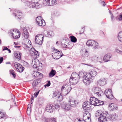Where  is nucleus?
Returning a JSON list of instances; mask_svg holds the SVG:
<instances>
[{"label":"nucleus","instance_id":"f257e3e1","mask_svg":"<svg viewBox=\"0 0 122 122\" xmlns=\"http://www.w3.org/2000/svg\"><path fill=\"white\" fill-rule=\"evenodd\" d=\"M107 112L104 113L100 110H98L96 112L95 116L98 117V119L100 122H104L106 121H108V117Z\"/></svg>","mask_w":122,"mask_h":122},{"label":"nucleus","instance_id":"f03ea898","mask_svg":"<svg viewBox=\"0 0 122 122\" xmlns=\"http://www.w3.org/2000/svg\"><path fill=\"white\" fill-rule=\"evenodd\" d=\"M97 74V72L94 70H92L89 72L87 73V78L88 79L86 80H85V82H87L88 85L92 82L93 78L96 76Z\"/></svg>","mask_w":122,"mask_h":122},{"label":"nucleus","instance_id":"7ed1b4c3","mask_svg":"<svg viewBox=\"0 0 122 122\" xmlns=\"http://www.w3.org/2000/svg\"><path fill=\"white\" fill-rule=\"evenodd\" d=\"M44 36L42 34H38L35 37L36 43L39 45H41L42 43Z\"/></svg>","mask_w":122,"mask_h":122},{"label":"nucleus","instance_id":"20e7f679","mask_svg":"<svg viewBox=\"0 0 122 122\" xmlns=\"http://www.w3.org/2000/svg\"><path fill=\"white\" fill-rule=\"evenodd\" d=\"M93 92L94 93V96L97 97H100L103 94V92L102 91L100 88L96 87L94 88L93 89Z\"/></svg>","mask_w":122,"mask_h":122},{"label":"nucleus","instance_id":"39448f33","mask_svg":"<svg viewBox=\"0 0 122 122\" xmlns=\"http://www.w3.org/2000/svg\"><path fill=\"white\" fill-rule=\"evenodd\" d=\"M44 20H42L41 17L39 16L36 19V22L39 26H44L45 25L46 23Z\"/></svg>","mask_w":122,"mask_h":122},{"label":"nucleus","instance_id":"423d86ee","mask_svg":"<svg viewBox=\"0 0 122 122\" xmlns=\"http://www.w3.org/2000/svg\"><path fill=\"white\" fill-rule=\"evenodd\" d=\"M87 73L86 72H80L79 75V77H83V82L86 85H88V83L87 82H85V80H87L88 79L87 78Z\"/></svg>","mask_w":122,"mask_h":122},{"label":"nucleus","instance_id":"0eeeda50","mask_svg":"<svg viewBox=\"0 0 122 122\" xmlns=\"http://www.w3.org/2000/svg\"><path fill=\"white\" fill-rule=\"evenodd\" d=\"M15 66L17 70L20 72H22L23 71L24 68L21 65L17 62H15L14 63Z\"/></svg>","mask_w":122,"mask_h":122},{"label":"nucleus","instance_id":"6e6552de","mask_svg":"<svg viewBox=\"0 0 122 122\" xmlns=\"http://www.w3.org/2000/svg\"><path fill=\"white\" fill-rule=\"evenodd\" d=\"M108 117V121L110 120L112 121H115L117 118V116L116 113L112 114L111 115L108 114L107 115Z\"/></svg>","mask_w":122,"mask_h":122},{"label":"nucleus","instance_id":"1a4fd4ad","mask_svg":"<svg viewBox=\"0 0 122 122\" xmlns=\"http://www.w3.org/2000/svg\"><path fill=\"white\" fill-rule=\"evenodd\" d=\"M56 109V107L52 105H48L45 108V110L48 112L52 113Z\"/></svg>","mask_w":122,"mask_h":122},{"label":"nucleus","instance_id":"9d476101","mask_svg":"<svg viewBox=\"0 0 122 122\" xmlns=\"http://www.w3.org/2000/svg\"><path fill=\"white\" fill-rule=\"evenodd\" d=\"M22 15L21 11L18 10H15L13 15L15 18L17 19H20L21 18L20 16Z\"/></svg>","mask_w":122,"mask_h":122},{"label":"nucleus","instance_id":"9b49d317","mask_svg":"<svg viewBox=\"0 0 122 122\" xmlns=\"http://www.w3.org/2000/svg\"><path fill=\"white\" fill-rule=\"evenodd\" d=\"M90 103L95 106H97L98 105V102L99 101L98 100L95 98L94 97H91L90 98Z\"/></svg>","mask_w":122,"mask_h":122},{"label":"nucleus","instance_id":"f8f14e48","mask_svg":"<svg viewBox=\"0 0 122 122\" xmlns=\"http://www.w3.org/2000/svg\"><path fill=\"white\" fill-rule=\"evenodd\" d=\"M92 105L88 101L84 102L82 105V107L84 110H88L90 108V105Z\"/></svg>","mask_w":122,"mask_h":122},{"label":"nucleus","instance_id":"ddd939ff","mask_svg":"<svg viewBox=\"0 0 122 122\" xmlns=\"http://www.w3.org/2000/svg\"><path fill=\"white\" fill-rule=\"evenodd\" d=\"M61 106L66 110H69L70 109V106L69 104L68 105L65 102H63L62 103L61 105Z\"/></svg>","mask_w":122,"mask_h":122},{"label":"nucleus","instance_id":"4468645a","mask_svg":"<svg viewBox=\"0 0 122 122\" xmlns=\"http://www.w3.org/2000/svg\"><path fill=\"white\" fill-rule=\"evenodd\" d=\"M25 5L29 8H34L35 3L32 1H30L29 0L27 1L25 3Z\"/></svg>","mask_w":122,"mask_h":122},{"label":"nucleus","instance_id":"2eb2a0df","mask_svg":"<svg viewBox=\"0 0 122 122\" xmlns=\"http://www.w3.org/2000/svg\"><path fill=\"white\" fill-rule=\"evenodd\" d=\"M69 102L68 104H69L70 106L74 107H76L78 103V102L76 100L73 101L70 100L69 101Z\"/></svg>","mask_w":122,"mask_h":122},{"label":"nucleus","instance_id":"dca6fc26","mask_svg":"<svg viewBox=\"0 0 122 122\" xmlns=\"http://www.w3.org/2000/svg\"><path fill=\"white\" fill-rule=\"evenodd\" d=\"M79 80L78 78L77 79L71 77L69 79V82L71 84H76L77 83Z\"/></svg>","mask_w":122,"mask_h":122},{"label":"nucleus","instance_id":"f3484780","mask_svg":"<svg viewBox=\"0 0 122 122\" xmlns=\"http://www.w3.org/2000/svg\"><path fill=\"white\" fill-rule=\"evenodd\" d=\"M98 85L100 86H103L106 83V81L105 78H101L97 81Z\"/></svg>","mask_w":122,"mask_h":122},{"label":"nucleus","instance_id":"a211bd4d","mask_svg":"<svg viewBox=\"0 0 122 122\" xmlns=\"http://www.w3.org/2000/svg\"><path fill=\"white\" fill-rule=\"evenodd\" d=\"M40 61L37 59L33 60L32 61V64L33 65L34 67L37 68L39 66H40L39 64Z\"/></svg>","mask_w":122,"mask_h":122},{"label":"nucleus","instance_id":"6ab92c4d","mask_svg":"<svg viewBox=\"0 0 122 122\" xmlns=\"http://www.w3.org/2000/svg\"><path fill=\"white\" fill-rule=\"evenodd\" d=\"M71 85L69 84H66L62 86V89H64L65 90H66L68 92H70L71 89Z\"/></svg>","mask_w":122,"mask_h":122},{"label":"nucleus","instance_id":"aec40b11","mask_svg":"<svg viewBox=\"0 0 122 122\" xmlns=\"http://www.w3.org/2000/svg\"><path fill=\"white\" fill-rule=\"evenodd\" d=\"M111 57V55L109 54H106L104 56L103 58L104 61L105 62H107L109 61Z\"/></svg>","mask_w":122,"mask_h":122},{"label":"nucleus","instance_id":"412c9836","mask_svg":"<svg viewBox=\"0 0 122 122\" xmlns=\"http://www.w3.org/2000/svg\"><path fill=\"white\" fill-rule=\"evenodd\" d=\"M41 80V79L39 78L35 80L32 83V86L33 87H35L36 86L38 85L39 83Z\"/></svg>","mask_w":122,"mask_h":122},{"label":"nucleus","instance_id":"4be33fe9","mask_svg":"<svg viewBox=\"0 0 122 122\" xmlns=\"http://www.w3.org/2000/svg\"><path fill=\"white\" fill-rule=\"evenodd\" d=\"M30 52H32V55H34L36 56V57H37L38 55H39L38 53V52L36 51L34 48H32L30 50Z\"/></svg>","mask_w":122,"mask_h":122},{"label":"nucleus","instance_id":"5701e85b","mask_svg":"<svg viewBox=\"0 0 122 122\" xmlns=\"http://www.w3.org/2000/svg\"><path fill=\"white\" fill-rule=\"evenodd\" d=\"M23 33L24 36L25 38H27L29 36V33L27 30L26 29L24 28L23 30Z\"/></svg>","mask_w":122,"mask_h":122},{"label":"nucleus","instance_id":"b1692460","mask_svg":"<svg viewBox=\"0 0 122 122\" xmlns=\"http://www.w3.org/2000/svg\"><path fill=\"white\" fill-rule=\"evenodd\" d=\"M56 73V72L55 70L52 69L49 74V77L50 78L52 77L55 75Z\"/></svg>","mask_w":122,"mask_h":122},{"label":"nucleus","instance_id":"393cba45","mask_svg":"<svg viewBox=\"0 0 122 122\" xmlns=\"http://www.w3.org/2000/svg\"><path fill=\"white\" fill-rule=\"evenodd\" d=\"M52 56L53 58L55 59H57L60 58V56L59 55H57V52H55L52 54Z\"/></svg>","mask_w":122,"mask_h":122},{"label":"nucleus","instance_id":"a878e982","mask_svg":"<svg viewBox=\"0 0 122 122\" xmlns=\"http://www.w3.org/2000/svg\"><path fill=\"white\" fill-rule=\"evenodd\" d=\"M71 77H72L73 78H75L76 79H78L79 80V74H77L75 72H73L71 74Z\"/></svg>","mask_w":122,"mask_h":122},{"label":"nucleus","instance_id":"bb28decb","mask_svg":"<svg viewBox=\"0 0 122 122\" xmlns=\"http://www.w3.org/2000/svg\"><path fill=\"white\" fill-rule=\"evenodd\" d=\"M112 92V90L111 89H107L105 92V94L107 98L109 97V94H111V92Z\"/></svg>","mask_w":122,"mask_h":122},{"label":"nucleus","instance_id":"cd10ccee","mask_svg":"<svg viewBox=\"0 0 122 122\" xmlns=\"http://www.w3.org/2000/svg\"><path fill=\"white\" fill-rule=\"evenodd\" d=\"M15 34H14L12 36V37L14 39H16L19 38L20 36V33L18 30V32H16Z\"/></svg>","mask_w":122,"mask_h":122},{"label":"nucleus","instance_id":"c85d7f7f","mask_svg":"<svg viewBox=\"0 0 122 122\" xmlns=\"http://www.w3.org/2000/svg\"><path fill=\"white\" fill-rule=\"evenodd\" d=\"M49 6H52L54 5L57 4L56 0H50Z\"/></svg>","mask_w":122,"mask_h":122},{"label":"nucleus","instance_id":"c756f323","mask_svg":"<svg viewBox=\"0 0 122 122\" xmlns=\"http://www.w3.org/2000/svg\"><path fill=\"white\" fill-rule=\"evenodd\" d=\"M21 54L19 52H16L15 54V56L16 58H17L18 59L20 60L21 59Z\"/></svg>","mask_w":122,"mask_h":122},{"label":"nucleus","instance_id":"7c9ffc66","mask_svg":"<svg viewBox=\"0 0 122 122\" xmlns=\"http://www.w3.org/2000/svg\"><path fill=\"white\" fill-rule=\"evenodd\" d=\"M92 48L94 49H96L99 48V46L98 43L96 42L93 45Z\"/></svg>","mask_w":122,"mask_h":122},{"label":"nucleus","instance_id":"2f4dec72","mask_svg":"<svg viewBox=\"0 0 122 122\" xmlns=\"http://www.w3.org/2000/svg\"><path fill=\"white\" fill-rule=\"evenodd\" d=\"M18 30L17 29H12L10 31L9 33L12 35L11 36H12L14 34L15 35L16 32H18Z\"/></svg>","mask_w":122,"mask_h":122},{"label":"nucleus","instance_id":"473e14b6","mask_svg":"<svg viewBox=\"0 0 122 122\" xmlns=\"http://www.w3.org/2000/svg\"><path fill=\"white\" fill-rule=\"evenodd\" d=\"M62 89V87L61 89V92L62 94L63 95L65 96L69 92H68V91L66 90H65V89Z\"/></svg>","mask_w":122,"mask_h":122},{"label":"nucleus","instance_id":"72a5a7b5","mask_svg":"<svg viewBox=\"0 0 122 122\" xmlns=\"http://www.w3.org/2000/svg\"><path fill=\"white\" fill-rule=\"evenodd\" d=\"M49 1L50 0H43V3L45 5L48 6Z\"/></svg>","mask_w":122,"mask_h":122},{"label":"nucleus","instance_id":"f704fd0d","mask_svg":"<svg viewBox=\"0 0 122 122\" xmlns=\"http://www.w3.org/2000/svg\"><path fill=\"white\" fill-rule=\"evenodd\" d=\"M118 38L119 41L122 42V32H120L119 33Z\"/></svg>","mask_w":122,"mask_h":122},{"label":"nucleus","instance_id":"c9c22d12","mask_svg":"<svg viewBox=\"0 0 122 122\" xmlns=\"http://www.w3.org/2000/svg\"><path fill=\"white\" fill-rule=\"evenodd\" d=\"M71 41L73 42H75L77 41L76 38L72 36H71Z\"/></svg>","mask_w":122,"mask_h":122},{"label":"nucleus","instance_id":"e433bc0d","mask_svg":"<svg viewBox=\"0 0 122 122\" xmlns=\"http://www.w3.org/2000/svg\"><path fill=\"white\" fill-rule=\"evenodd\" d=\"M115 105L114 103H111L109 105V106L112 109H115L116 108V107L115 106Z\"/></svg>","mask_w":122,"mask_h":122},{"label":"nucleus","instance_id":"4c0bfd02","mask_svg":"<svg viewBox=\"0 0 122 122\" xmlns=\"http://www.w3.org/2000/svg\"><path fill=\"white\" fill-rule=\"evenodd\" d=\"M98 59V57L96 56H94L91 58V59L94 61L97 62V59Z\"/></svg>","mask_w":122,"mask_h":122},{"label":"nucleus","instance_id":"58836bf2","mask_svg":"<svg viewBox=\"0 0 122 122\" xmlns=\"http://www.w3.org/2000/svg\"><path fill=\"white\" fill-rule=\"evenodd\" d=\"M10 73L13 76L14 78L15 77L16 75L15 72L13 70H10Z\"/></svg>","mask_w":122,"mask_h":122},{"label":"nucleus","instance_id":"ea45409f","mask_svg":"<svg viewBox=\"0 0 122 122\" xmlns=\"http://www.w3.org/2000/svg\"><path fill=\"white\" fill-rule=\"evenodd\" d=\"M92 41V40H88L86 43L87 46H91Z\"/></svg>","mask_w":122,"mask_h":122},{"label":"nucleus","instance_id":"a19ab883","mask_svg":"<svg viewBox=\"0 0 122 122\" xmlns=\"http://www.w3.org/2000/svg\"><path fill=\"white\" fill-rule=\"evenodd\" d=\"M57 100L60 102L63 100V97L62 95H60L57 96Z\"/></svg>","mask_w":122,"mask_h":122},{"label":"nucleus","instance_id":"79ce46f5","mask_svg":"<svg viewBox=\"0 0 122 122\" xmlns=\"http://www.w3.org/2000/svg\"><path fill=\"white\" fill-rule=\"evenodd\" d=\"M116 19L119 20H122V13H121L120 15L116 17Z\"/></svg>","mask_w":122,"mask_h":122},{"label":"nucleus","instance_id":"37998d69","mask_svg":"<svg viewBox=\"0 0 122 122\" xmlns=\"http://www.w3.org/2000/svg\"><path fill=\"white\" fill-rule=\"evenodd\" d=\"M30 104H29L28 106H30ZM30 107H27L26 112L27 115H30Z\"/></svg>","mask_w":122,"mask_h":122},{"label":"nucleus","instance_id":"c03bdc74","mask_svg":"<svg viewBox=\"0 0 122 122\" xmlns=\"http://www.w3.org/2000/svg\"><path fill=\"white\" fill-rule=\"evenodd\" d=\"M35 6L34 8L36 9H38L40 7V4L37 3H35Z\"/></svg>","mask_w":122,"mask_h":122},{"label":"nucleus","instance_id":"a18cd8bd","mask_svg":"<svg viewBox=\"0 0 122 122\" xmlns=\"http://www.w3.org/2000/svg\"><path fill=\"white\" fill-rule=\"evenodd\" d=\"M46 33L47 34L46 35V36L50 37L52 36V32H49L48 31H47Z\"/></svg>","mask_w":122,"mask_h":122},{"label":"nucleus","instance_id":"49530a36","mask_svg":"<svg viewBox=\"0 0 122 122\" xmlns=\"http://www.w3.org/2000/svg\"><path fill=\"white\" fill-rule=\"evenodd\" d=\"M98 102H97L98 105L97 106H99L103 105L104 104V102L103 101L98 100Z\"/></svg>","mask_w":122,"mask_h":122},{"label":"nucleus","instance_id":"de8ad7c7","mask_svg":"<svg viewBox=\"0 0 122 122\" xmlns=\"http://www.w3.org/2000/svg\"><path fill=\"white\" fill-rule=\"evenodd\" d=\"M109 97H108V98L110 99H112L114 98V97L113 96L112 92H111V94H109Z\"/></svg>","mask_w":122,"mask_h":122},{"label":"nucleus","instance_id":"09e8293b","mask_svg":"<svg viewBox=\"0 0 122 122\" xmlns=\"http://www.w3.org/2000/svg\"><path fill=\"white\" fill-rule=\"evenodd\" d=\"M109 97H108V98L110 99H112L114 98V97L113 96L112 92H111V94H109Z\"/></svg>","mask_w":122,"mask_h":122},{"label":"nucleus","instance_id":"8fccbe9b","mask_svg":"<svg viewBox=\"0 0 122 122\" xmlns=\"http://www.w3.org/2000/svg\"><path fill=\"white\" fill-rule=\"evenodd\" d=\"M56 52H57L58 55H59L60 56V57L63 56V55L61 52H60V51H56Z\"/></svg>","mask_w":122,"mask_h":122},{"label":"nucleus","instance_id":"3c124183","mask_svg":"<svg viewBox=\"0 0 122 122\" xmlns=\"http://www.w3.org/2000/svg\"><path fill=\"white\" fill-rule=\"evenodd\" d=\"M50 122H56V119L55 118H51L50 120Z\"/></svg>","mask_w":122,"mask_h":122},{"label":"nucleus","instance_id":"603ef678","mask_svg":"<svg viewBox=\"0 0 122 122\" xmlns=\"http://www.w3.org/2000/svg\"><path fill=\"white\" fill-rule=\"evenodd\" d=\"M35 73L36 74V75H37V76H41L42 75L41 73L37 71H35Z\"/></svg>","mask_w":122,"mask_h":122},{"label":"nucleus","instance_id":"864d4df0","mask_svg":"<svg viewBox=\"0 0 122 122\" xmlns=\"http://www.w3.org/2000/svg\"><path fill=\"white\" fill-rule=\"evenodd\" d=\"M115 51L117 53L122 55V51H121L119 49H116L115 50Z\"/></svg>","mask_w":122,"mask_h":122},{"label":"nucleus","instance_id":"5fc2aeb1","mask_svg":"<svg viewBox=\"0 0 122 122\" xmlns=\"http://www.w3.org/2000/svg\"><path fill=\"white\" fill-rule=\"evenodd\" d=\"M115 51L117 53L122 55V51H121L119 49H116L115 50Z\"/></svg>","mask_w":122,"mask_h":122},{"label":"nucleus","instance_id":"6e6d98bb","mask_svg":"<svg viewBox=\"0 0 122 122\" xmlns=\"http://www.w3.org/2000/svg\"><path fill=\"white\" fill-rule=\"evenodd\" d=\"M51 85V83L50 81H48V83L45 85V87L46 88V86H49Z\"/></svg>","mask_w":122,"mask_h":122},{"label":"nucleus","instance_id":"4d7b16f0","mask_svg":"<svg viewBox=\"0 0 122 122\" xmlns=\"http://www.w3.org/2000/svg\"><path fill=\"white\" fill-rule=\"evenodd\" d=\"M85 117H86L87 119L84 120V121H85L86 122V120L87 121H88L87 122H90L91 121V119L89 117H88L87 116H86Z\"/></svg>","mask_w":122,"mask_h":122},{"label":"nucleus","instance_id":"13d9d810","mask_svg":"<svg viewBox=\"0 0 122 122\" xmlns=\"http://www.w3.org/2000/svg\"><path fill=\"white\" fill-rule=\"evenodd\" d=\"M97 62H99L100 63L102 62V58L101 57H98V59H97Z\"/></svg>","mask_w":122,"mask_h":122},{"label":"nucleus","instance_id":"bf43d9fd","mask_svg":"<svg viewBox=\"0 0 122 122\" xmlns=\"http://www.w3.org/2000/svg\"><path fill=\"white\" fill-rule=\"evenodd\" d=\"M34 96H33V95L32 96V97H31V102H30V103L31 104H32L34 101Z\"/></svg>","mask_w":122,"mask_h":122},{"label":"nucleus","instance_id":"052dcab7","mask_svg":"<svg viewBox=\"0 0 122 122\" xmlns=\"http://www.w3.org/2000/svg\"><path fill=\"white\" fill-rule=\"evenodd\" d=\"M56 2L57 1L59 3H63L64 2L65 0H56Z\"/></svg>","mask_w":122,"mask_h":122},{"label":"nucleus","instance_id":"680f3d73","mask_svg":"<svg viewBox=\"0 0 122 122\" xmlns=\"http://www.w3.org/2000/svg\"><path fill=\"white\" fill-rule=\"evenodd\" d=\"M40 91V90L38 91L37 92L35 93L34 95H33L34 96V97L35 96L36 97L37 95H38V94H39Z\"/></svg>","mask_w":122,"mask_h":122},{"label":"nucleus","instance_id":"e2e57ef3","mask_svg":"<svg viewBox=\"0 0 122 122\" xmlns=\"http://www.w3.org/2000/svg\"><path fill=\"white\" fill-rule=\"evenodd\" d=\"M40 1V0H31V1L34 3H37Z\"/></svg>","mask_w":122,"mask_h":122},{"label":"nucleus","instance_id":"0e129e2a","mask_svg":"<svg viewBox=\"0 0 122 122\" xmlns=\"http://www.w3.org/2000/svg\"><path fill=\"white\" fill-rule=\"evenodd\" d=\"M55 107H56V109H58L60 107L59 105L57 104H55Z\"/></svg>","mask_w":122,"mask_h":122},{"label":"nucleus","instance_id":"69168bd1","mask_svg":"<svg viewBox=\"0 0 122 122\" xmlns=\"http://www.w3.org/2000/svg\"><path fill=\"white\" fill-rule=\"evenodd\" d=\"M4 115V114H3L2 112H1V114H0V119L3 118Z\"/></svg>","mask_w":122,"mask_h":122},{"label":"nucleus","instance_id":"338daca9","mask_svg":"<svg viewBox=\"0 0 122 122\" xmlns=\"http://www.w3.org/2000/svg\"><path fill=\"white\" fill-rule=\"evenodd\" d=\"M84 28H84H82V30L81 31H80V35L82 33H83L84 32V29H83V28Z\"/></svg>","mask_w":122,"mask_h":122},{"label":"nucleus","instance_id":"774afa93","mask_svg":"<svg viewBox=\"0 0 122 122\" xmlns=\"http://www.w3.org/2000/svg\"><path fill=\"white\" fill-rule=\"evenodd\" d=\"M8 48L6 46H4V47L2 51H4L5 50H7L8 49Z\"/></svg>","mask_w":122,"mask_h":122}]
</instances>
